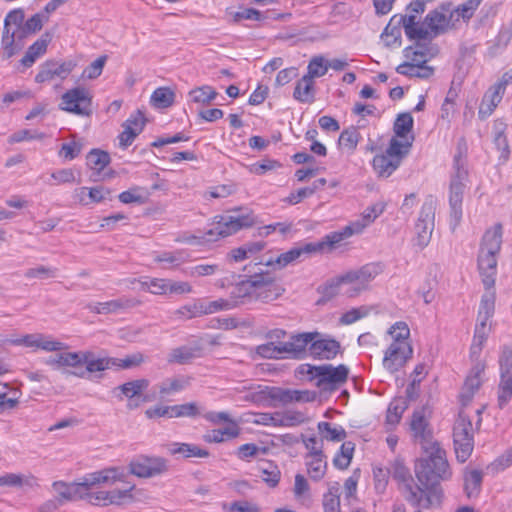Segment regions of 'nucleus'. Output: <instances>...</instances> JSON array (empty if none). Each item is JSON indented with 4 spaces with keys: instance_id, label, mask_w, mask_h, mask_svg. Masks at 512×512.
I'll use <instances>...</instances> for the list:
<instances>
[{
    "instance_id": "obj_1",
    "label": "nucleus",
    "mask_w": 512,
    "mask_h": 512,
    "mask_svg": "<svg viewBox=\"0 0 512 512\" xmlns=\"http://www.w3.org/2000/svg\"><path fill=\"white\" fill-rule=\"evenodd\" d=\"M422 451L425 456L416 462L415 474L426 493H431L434 503L439 501V494L435 487L441 481L449 480L452 471L447 461L446 452L440 443L422 449Z\"/></svg>"
},
{
    "instance_id": "obj_2",
    "label": "nucleus",
    "mask_w": 512,
    "mask_h": 512,
    "mask_svg": "<svg viewBox=\"0 0 512 512\" xmlns=\"http://www.w3.org/2000/svg\"><path fill=\"white\" fill-rule=\"evenodd\" d=\"M452 16V5L443 3L430 11L422 23L416 21V15H402L399 18V23L403 24L405 34L409 39L422 40L446 32L450 27Z\"/></svg>"
},
{
    "instance_id": "obj_3",
    "label": "nucleus",
    "mask_w": 512,
    "mask_h": 512,
    "mask_svg": "<svg viewBox=\"0 0 512 512\" xmlns=\"http://www.w3.org/2000/svg\"><path fill=\"white\" fill-rule=\"evenodd\" d=\"M388 334L391 342L384 352L382 365L386 371L394 374L412 358L413 348L409 342L410 330L405 322H396L389 328Z\"/></svg>"
},
{
    "instance_id": "obj_4",
    "label": "nucleus",
    "mask_w": 512,
    "mask_h": 512,
    "mask_svg": "<svg viewBox=\"0 0 512 512\" xmlns=\"http://www.w3.org/2000/svg\"><path fill=\"white\" fill-rule=\"evenodd\" d=\"M254 223V218L250 213H243L240 210H234L224 215L215 216L212 228L207 230L201 237L195 235H185L178 241L195 244L197 240L212 241L217 237H227L242 228L250 227Z\"/></svg>"
},
{
    "instance_id": "obj_5",
    "label": "nucleus",
    "mask_w": 512,
    "mask_h": 512,
    "mask_svg": "<svg viewBox=\"0 0 512 512\" xmlns=\"http://www.w3.org/2000/svg\"><path fill=\"white\" fill-rule=\"evenodd\" d=\"M453 169L454 172L451 175L449 185V206L450 224L454 230L462 219V203L469 176L466 167V158L460 149L458 154L454 156Z\"/></svg>"
},
{
    "instance_id": "obj_6",
    "label": "nucleus",
    "mask_w": 512,
    "mask_h": 512,
    "mask_svg": "<svg viewBox=\"0 0 512 512\" xmlns=\"http://www.w3.org/2000/svg\"><path fill=\"white\" fill-rule=\"evenodd\" d=\"M348 368L340 364L337 367L331 364L314 366L311 364H301L297 368V374L306 377L310 381H315V385L323 391H333L348 378Z\"/></svg>"
},
{
    "instance_id": "obj_7",
    "label": "nucleus",
    "mask_w": 512,
    "mask_h": 512,
    "mask_svg": "<svg viewBox=\"0 0 512 512\" xmlns=\"http://www.w3.org/2000/svg\"><path fill=\"white\" fill-rule=\"evenodd\" d=\"M413 140V136L410 140L405 141L392 137L385 152L377 154L373 158L372 166L375 173L382 178L390 177L408 155Z\"/></svg>"
},
{
    "instance_id": "obj_8",
    "label": "nucleus",
    "mask_w": 512,
    "mask_h": 512,
    "mask_svg": "<svg viewBox=\"0 0 512 512\" xmlns=\"http://www.w3.org/2000/svg\"><path fill=\"white\" fill-rule=\"evenodd\" d=\"M389 473L402 484L405 498L411 505L425 509L433 505L431 493H426L420 484L414 483L409 469L401 459H395L391 463Z\"/></svg>"
},
{
    "instance_id": "obj_9",
    "label": "nucleus",
    "mask_w": 512,
    "mask_h": 512,
    "mask_svg": "<svg viewBox=\"0 0 512 512\" xmlns=\"http://www.w3.org/2000/svg\"><path fill=\"white\" fill-rule=\"evenodd\" d=\"M430 415V409L422 406L413 411L410 419L409 431L411 438L414 443L421 446V449L439 443L434 439L433 429L429 421Z\"/></svg>"
},
{
    "instance_id": "obj_10",
    "label": "nucleus",
    "mask_w": 512,
    "mask_h": 512,
    "mask_svg": "<svg viewBox=\"0 0 512 512\" xmlns=\"http://www.w3.org/2000/svg\"><path fill=\"white\" fill-rule=\"evenodd\" d=\"M500 381L498 407L503 409L512 399V347L503 346L499 356Z\"/></svg>"
},
{
    "instance_id": "obj_11",
    "label": "nucleus",
    "mask_w": 512,
    "mask_h": 512,
    "mask_svg": "<svg viewBox=\"0 0 512 512\" xmlns=\"http://www.w3.org/2000/svg\"><path fill=\"white\" fill-rule=\"evenodd\" d=\"M92 96L84 87H76L65 92L59 105L61 110L79 116H89L92 113Z\"/></svg>"
},
{
    "instance_id": "obj_12",
    "label": "nucleus",
    "mask_w": 512,
    "mask_h": 512,
    "mask_svg": "<svg viewBox=\"0 0 512 512\" xmlns=\"http://www.w3.org/2000/svg\"><path fill=\"white\" fill-rule=\"evenodd\" d=\"M129 471L139 478H153L168 471V461L157 456L140 455L129 463Z\"/></svg>"
},
{
    "instance_id": "obj_13",
    "label": "nucleus",
    "mask_w": 512,
    "mask_h": 512,
    "mask_svg": "<svg viewBox=\"0 0 512 512\" xmlns=\"http://www.w3.org/2000/svg\"><path fill=\"white\" fill-rule=\"evenodd\" d=\"M134 488V484H127L123 489H114L111 491L91 492L90 490H82L80 499L88 500L90 504L95 506L121 505L124 500L133 498L131 492Z\"/></svg>"
},
{
    "instance_id": "obj_14",
    "label": "nucleus",
    "mask_w": 512,
    "mask_h": 512,
    "mask_svg": "<svg viewBox=\"0 0 512 512\" xmlns=\"http://www.w3.org/2000/svg\"><path fill=\"white\" fill-rule=\"evenodd\" d=\"M126 474L118 467H109L86 474L79 481L84 490H91L102 485L112 486L116 482H125Z\"/></svg>"
},
{
    "instance_id": "obj_15",
    "label": "nucleus",
    "mask_w": 512,
    "mask_h": 512,
    "mask_svg": "<svg viewBox=\"0 0 512 512\" xmlns=\"http://www.w3.org/2000/svg\"><path fill=\"white\" fill-rule=\"evenodd\" d=\"M126 474L118 467H109L86 474L79 481L84 490H91L102 485L112 486L116 482H125Z\"/></svg>"
},
{
    "instance_id": "obj_16",
    "label": "nucleus",
    "mask_w": 512,
    "mask_h": 512,
    "mask_svg": "<svg viewBox=\"0 0 512 512\" xmlns=\"http://www.w3.org/2000/svg\"><path fill=\"white\" fill-rule=\"evenodd\" d=\"M24 21V12L21 9L10 11L4 19V30L2 35V48L6 58H10L15 54V36L22 27Z\"/></svg>"
},
{
    "instance_id": "obj_17",
    "label": "nucleus",
    "mask_w": 512,
    "mask_h": 512,
    "mask_svg": "<svg viewBox=\"0 0 512 512\" xmlns=\"http://www.w3.org/2000/svg\"><path fill=\"white\" fill-rule=\"evenodd\" d=\"M435 210L432 203H424L415 225V245L425 248L431 239L434 230Z\"/></svg>"
},
{
    "instance_id": "obj_18",
    "label": "nucleus",
    "mask_w": 512,
    "mask_h": 512,
    "mask_svg": "<svg viewBox=\"0 0 512 512\" xmlns=\"http://www.w3.org/2000/svg\"><path fill=\"white\" fill-rule=\"evenodd\" d=\"M254 299L262 302H271L282 295L284 289L276 283L269 273H256L254 275Z\"/></svg>"
},
{
    "instance_id": "obj_19",
    "label": "nucleus",
    "mask_w": 512,
    "mask_h": 512,
    "mask_svg": "<svg viewBox=\"0 0 512 512\" xmlns=\"http://www.w3.org/2000/svg\"><path fill=\"white\" fill-rule=\"evenodd\" d=\"M76 64L73 61L58 62L48 60L40 65L39 72L35 76L37 83L50 82L56 78L65 79L73 71Z\"/></svg>"
},
{
    "instance_id": "obj_20",
    "label": "nucleus",
    "mask_w": 512,
    "mask_h": 512,
    "mask_svg": "<svg viewBox=\"0 0 512 512\" xmlns=\"http://www.w3.org/2000/svg\"><path fill=\"white\" fill-rule=\"evenodd\" d=\"M140 304L141 302L136 298L123 296L107 302L90 303L86 308L90 312L97 314H111L137 307Z\"/></svg>"
},
{
    "instance_id": "obj_21",
    "label": "nucleus",
    "mask_w": 512,
    "mask_h": 512,
    "mask_svg": "<svg viewBox=\"0 0 512 512\" xmlns=\"http://www.w3.org/2000/svg\"><path fill=\"white\" fill-rule=\"evenodd\" d=\"M320 336L319 332H304L292 335L287 342L282 343V351L291 358L301 359L306 353L308 344H312L313 340Z\"/></svg>"
},
{
    "instance_id": "obj_22",
    "label": "nucleus",
    "mask_w": 512,
    "mask_h": 512,
    "mask_svg": "<svg viewBox=\"0 0 512 512\" xmlns=\"http://www.w3.org/2000/svg\"><path fill=\"white\" fill-rule=\"evenodd\" d=\"M340 343L335 339L323 338L321 335L315 338L309 347L310 354L319 359L330 360L340 351Z\"/></svg>"
},
{
    "instance_id": "obj_23",
    "label": "nucleus",
    "mask_w": 512,
    "mask_h": 512,
    "mask_svg": "<svg viewBox=\"0 0 512 512\" xmlns=\"http://www.w3.org/2000/svg\"><path fill=\"white\" fill-rule=\"evenodd\" d=\"M357 234L354 228L349 223L340 231H335L327 234L321 241L311 242L315 246V254L323 252L324 250H332L336 248L343 240Z\"/></svg>"
},
{
    "instance_id": "obj_24",
    "label": "nucleus",
    "mask_w": 512,
    "mask_h": 512,
    "mask_svg": "<svg viewBox=\"0 0 512 512\" xmlns=\"http://www.w3.org/2000/svg\"><path fill=\"white\" fill-rule=\"evenodd\" d=\"M497 254H490L479 252L478 255V268L481 276L483 277L484 286L489 289L495 283V276L497 273Z\"/></svg>"
},
{
    "instance_id": "obj_25",
    "label": "nucleus",
    "mask_w": 512,
    "mask_h": 512,
    "mask_svg": "<svg viewBox=\"0 0 512 512\" xmlns=\"http://www.w3.org/2000/svg\"><path fill=\"white\" fill-rule=\"evenodd\" d=\"M52 488L57 494L56 499L59 500L62 505L66 502L80 499L82 490H84V488L79 485V482L66 483L64 481L53 482Z\"/></svg>"
},
{
    "instance_id": "obj_26",
    "label": "nucleus",
    "mask_w": 512,
    "mask_h": 512,
    "mask_svg": "<svg viewBox=\"0 0 512 512\" xmlns=\"http://www.w3.org/2000/svg\"><path fill=\"white\" fill-rule=\"evenodd\" d=\"M503 227L500 223L488 229L482 238L480 252L498 254L502 245Z\"/></svg>"
},
{
    "instance_id": "obj_27",
    "label": "nucleus",
    "mask_w": 512,
    "mask_h": 512,
    "mask_svg": "<svg viewBox=\"0 0 512 512\" xmlns=\"http://www.w3.org/2000/svg\"><path fill=\"white\" fill-rule=\"evenodd\" d=\"M0 486L11 488L38 487V479L31 473H5L0 475Z\"/></svg>"
},
{
    "instance_id": "obj_28",
    "label": "nucleus",
    "mask_w": 512,
    "mask_h": 512,
    "mask_svg": "<svg viewBox=\"0 0 512 512\" xmlns=\"http://www.w3.org/2000/svg\"><path fill=\"white\" fill-rule=\"evenodd\" d=\"M385 210V204L383 202H377L367 207L361 217L350 224L354 228L357 234L363 232V230L372 224Z\"/></svg>"
},
{
    "instance_id": "obj_29",
    "label": "nucleus",
    "mask_w": 512,
    "mask_h": 512,
    "mask_svg": "<svg viewBox=\"0 0 512 512\" xmlns=\"http://www.w3.org/2000/svg\"><path fill=\"white\" fill-rule=\"evenodd\" d=\"M83 364L86 365L87 372L94 373L113 368L115 361L112 357L95 358L92 352L85 351L80 352V366Z\"/></svg>"
},
{
    "instance_id": "obj_30",
    "label": "nucleus",
    "mask_w": 512,
    "mask_h": 512,
    "mask_svg": "<svg viewBox=\"0 0 512 512\" xmlns=\"http://www.w3.org/2000/svg\"><path fill=\"white\" fill-rule=\"evenodd\" d=\"M50 41L51 35L49 33L43 34L28 48L21 59V64L25 67H31L40 56L46 53L47 46Z\"/></svg>"
},
{
    "instance_id": "obj_31",
    "label": "nucleus",
    "mask_w": 512,
    "mask_h": 512,
    "mask_svg": "<svg viewBox=\"0 0 512 512\" xmlns=\"http://www.w3.org/2000/svg\"><path fill=\"white\" fill-rule=\"evenodd\" d=\"M312 254H315V246H312L311 242L305 243L293 247L289 251L280 254L276 259V263L280 267H285L288 264L300 259L302 256H309Z\"/></svg>"
},
{
    "instance_id": "obj_32",
    "label": "nucleus",
    "mask_w": 512,
    "mask_h": 512,
    "mask_svg": "<svg viewBox=\"0 0 512 512\" xmlns=\"http://www.w3.org/2000/svg\"><path fill=\"white\" fill-rule=\"evenodd\" d=\"M314 80L304 75L297 83L293 92L295 100L301 103H313L315 100Z\"/></svg>"
},
{
    "instance_id": "obj_33",
    "label": "nucleus",
    "mask_w": 512,
    "mask_h": 512,
    "mask_svg": "<svg viewBox=\"0 0 512 512\" xmlns=\"http://www.w3.org/2000/svg\"><path fill=\"white\" fill-rule=\"evenodd\" d=\"M483 481V472L481 470L466 469L464 472V491L468 498L477 497L480 494Z\"/></svg>"
},
{
    "instance_id": "obj_34",
    "label": "nucleus",
    "mask_w": 512,
    "mask_h": 512,
    "mask_svg": "<svg viewBox=\"0 0 512 512\" xmlns=\"http://www.w3.org/2000/svg\"><path fill=\"white\" fill-rule=\"evenodd\" d=\"M255 292V283H254V275L251 276L248 280L242 281L237 284L233 290L231 291V296L234 300H231L232 303L243 304L246 301H250L254 299Z\"/></svg>"
},
{
    "instance_id": "obj_35",
    "label": "nucleus",
    "mask_w": 512,
    "mask_h": 512,
    "mask_svg": "<svg viewBox=\"0 0 512 512\" xmlns=\"http://www.w3.org/2000/svg\"><path fill=\"white\" fill-rule=\"evenodd\" d=\"M45 363L53 369H60L62 367H79L80 366V352H62L46 359Z\"/></svg>"
},
{
    "instance_id": "obj_36",
    "label": "nucleus",
    "mask_w": 512,
    "mask_h": 512,
    "mask_svg": "<svg viewBox=\"0 0 512 512\" xmlns=\"http://www.w3.org/2000/svg\"><path fill=\"white\" fill-rule=\"evenodd\" d=\"M397 73L409 77L428 79L433 75V68L425 64H416L414 62H404L397 66Z\"/></svg>"
},
{
    "instance_id": "obj_37",
    "label": "nucleus",
    "mask_w": 512,
    "mask_h": 512,
    "mask_svg": "<svg viewBox=\"0 0 512 512\" xmlns=\"http://www.w3.org/2000/svg\"><path fill=\"white\" fill-rule=\"evenodd\" d=\"M87 166L93 171L92 175L99 177L101 172L110 163V155L99 149H92L87 154Z\"/></svg>"
},
{
    "instance_id": "obj_38",
    "label": "nucleus",
    "mask_w": 512,
    "mask_h": 512,
    "mask_svg": "<svg viewBox=\"0 0 512 512\" xmlns=\"http://www.w3.org/2000/svg\"><path fill=\"white\" fill-rule=\"evenodd\" d=\"M503 95L494 88L490 87L489 90L484 94L479 110L478 116L481 119L489 117L497 105L501 102Z\"/></svg>"
},
{
    "instance_id": "obj_39",
    "label": "nucleus",
    "mask_w": 512,
    "mask_h": 512,
    "mask_svg": "<svg viewBox=\"0 0 512 512\" xmlns=\"http://www.w3.org/2000/svg\"><path fill=\"white\" fill-rule=\"evenodd\" d=\"M168 452L171 455L181 454L185 458H190V457L205 458V457H208V455H209V452L207 450L201 449L197 445L188 444V443L169 444Z\"/></svg>"
},
{
    "instance_id": "obj_40",
    "label": "nucleus",
    "mask_w": 512,
    "mask_h": 512,
    "mask_svg": "<svg viewBox=\"0 0 512 512\" xmlns=\"http://www.w3.org/2000/svg\"><path fill=\"white\" fill-rule=\"evenodd\" d=\"M307 472L310 478L314 481L321 480L327 470V462L324 454H317L315 456H306Z\"/></svg>"
},
{
    "instance_id": "obj_41",
    "label": "nucleus",
    "mask_w": 512,
    "mask_h": 512,
    "mask_svg": "<svg viewBox=\"0 0 512 512\" xmlns=\"http://www.w3.org/2000/svg\"><path fill=\"white\" fill-rule=\"evenodd\" d=\"M453 440L457 460L466 462L474 448V437H453Z\"/></svg>"
},
{
    "instance_id": "obj_42",
    "label": "nucleus",
    "mask_w": 512,
    "mask_h": 512,
    "mask_svg": "<svg viewBox=\"0 0 512 512\" xmlns=\"http://www.w3.org/2000/svg\"><path fill=\"white\" fill-rule=\"evenodd\" d=\"M140 289L154 295L168 294V279L145 277L139 281Z\"/></svg>"
},
{
    "instance_id": "obj_43",
    "label": "nucleus",
    "mask_w": 512,
    "mask_h": 512,
    "mask_svg": "<svg viewBox=\"0 0 512 512\" xmlns=\"http://www.w3.org/2000/svg\"><path fill=\"white\" fill-rule=\"evenodd\" d=\"M318 430L322 439L328 441L339 442L346 438V431L340 425L332 426L329 422H319Z\"/></svg>"
},
{
    "instance_id": "obj_44",
    "label": "nucleus",
    "mask_w": 512,
    "mask_h": 512,
    "mask_svg": "<svg viewBox=\"0 0 512 512\" xmlns=\"http://www.w3.org/2000/svg\"><path fill=\"white\" fill-rule=\"evenodd\" d=\"M240 430L236 424L229 425L222 429H214L205 435L207 442L221 443L227 439L236 438Z\"/></svg>"
},
{
    "instance_id": "obj_45",
    "label": "nucleus",
    "mask_w": 512,
    "mask_h": 512,
    "mask_svg": "<svg viewBox=\"0 0 512 512\" xmlns=\"http://www.w3.org/2000/svg\"><path fill=\"white\" fill-rule=\"evenodd\" d=\"M406 401L403 399H396L392 401L387 409L386 424L390 428L395 427L401 420L404 411L406 410Z\"/></svg>"
},
{
    "instance_id": "obj_46",
    "label": "nucleus",
    "mask_w": 512,
    "mask_h": 512,
    "mask_svg": "<svg viewBox=\"0 0 512 512\" xmlns=\"http://www.w3.org/2000/svg\"><path fill=\"white\" fill-rule=\"evenodd\" d=\"M453 437H474L472 421L464 412H460L455 421Z\"/></svg>"
},
{
    "instance_id": "obj_47",
    "label": "nucleus",
    "mask_w": 512,
    "mask_h": 512,
    "mask_svg": "<svg viewBox=\"0 0 512 512\" xmlns=\"http://www.w3.org/2000/svg\"><path fill=\"white\" fill-rule=\"evenodd\" d=\"M202 315V300H194L174 311V317L179 320L192 319Z\"/></svg>"
},
{
    "instance_id": "obj_48",
    "label": "nucleus",
    "mask_w": 512,
    "mask_h": 512,
    "mask_svg": "<svg viewBox=\"0 0 512 512\" xmlns=\"http://www.w3.org/2000/svg\"><path fill=\"white\" fill-rule=\"evenodd\" d=\"M189 95L193 102L207 105L217 97L218 93L211 86L204 85L191 90Z\"/></svg>"
},
{
    "instance_id": "obj_49",
    "label": "nucleus",
    "mask_w": 512,
    "mask_h": 512,
    "mask_svg": "<svg viewBox=\"0 0 512 512\" xmlns=\"http://www.w3.org/2000/svg\"><path fill=\"white\" fill-rule=\"evenodd\" d=\"M512 39V28L501 29L493 43L489 46L488 52L491 56L500 54L508 46Z\"/></svg>"
},
{
    "instance_id": "obj_50",
    "label": "nucleus",
    "mask_w": 512,
    "mask_h": 512,
    "mask_svg": "<svg viewBox=\"0 0 512 512\" xmlns=\"http://www.w3.org/2000/svg\"><path fill=\"white\" fill-rule=\"evenodd\" d=\"M189 385V380L184 377L168 378L159 384V393L161 395H171L183 390Z\"/></svg>"
},
{
    "instance_id": "obj_51",
    "label": "nucleus",
    "mask_w": 512,
    "mask_h": 512,
    "mask_svg": "<svg viewBox=\"0 0 512 512\" xmlns=\"http://www.w3.org/2000/svg\"><path fill=\"white\" fill-rule=\"evenodd\" d=\"M188 254L183 250H176L172 252H162L155 257V261L158 263H166L171 267H178L181 264L187 262Z\"/></svg>"
},
{
    "instance_id": "obj_52",
    "label": "nucleus",
    "mask_w": 512,
    "mask_h": 512,
    "mask_svg": "<svg viewBox=\"0 0 512 512\" xmlns=\"http://www.w3.org/2000/svg\"><path fill=\"white\" fill-rule=\"evenodd\" d=\"M354 449V443L344 442L340 447V452L334 457L333 464L339 469H346L351 463Z\"/></svg>"
},
{
    "instance_id": "obj_53",
    "label": "nucleus",
    "mask_w": 512,
    "mask_h": 512,
    "mask_svg": "<svg viewBox=\"0 0 512 512\" xmlns=\"http://www.w3.org/2000/svg\"><path fill=\"white\" fill-rule=\"evenodd\" d=\"M413 128V117L410 113L399 114L394 122L395 138H406Z\"/></svg>"
},
{
    "instance_id": "obj_54",
    "label": "nucleus",
    "mask_w": 512,
    "mask_h": 512,
    "mask_svg": "<svg viewBox=\"0 0 512 512\" xmlns=\"http://www.w3.org/2000/svg\"><path fill=\"white\" fill-rule=\"evenodd\" d=\"M148 386L149 381L147 379H137L120 385L119 389L124 396L131 399L139 396Z\"/></svg>"
},
{
    "instance_id": "obj_55",
    "label": "nucleus",
    "mask_w": 512,
    "mask_h": 512,
    "mask_svg": "<svg viewBox=\"0 0 512 512\" xmlns=\"http://www.w3.org/2000/svg\"><path fill=\"white\" fill-rule=\"evenodd\" d=\"M174 101V93L166 87L157 88L151 95V103L158 108H167Z\"/></svg>"
},
{
    "instance_id": "obj_56",
    "label": "nucleus",
    "mask_w": 512,
    "mask_h": 512,
    "mask_svg": "<svg viewBox=\"0 0 512 512\" xmlns=\"http://www.w3.org/2000/svg\"><path fill=\"white\" fill-rule=\"evenodd\" d=\"M220 271L218 264H198L188 267L184 270V273L192 278L208 277L216 274Z\"/></svg>"
},
{
    "instance_id": "obj_57",
    "label": "nucleus",
    "mask_w": 512,
    "mask_h": 512,
    "mask_svg": "<svg viewBox=\"0 0 512 512\" xmlns=\"http://www.w3.org/2000/svg\"><path fill=\"white\" fill-rule=\"evenodd\" d=\"M490 328L489 327H475L473 341L470 347V354L473 358H478L484 343L487 340Z\"/></svg>"
},
{
    "instance_id": "obj_58",
    "label": "nucleus",
    "mask_w": 512,
    "mask_h": 512,
    "mask_svg": "<svg viewBox=\"0 0 512 512\" xmlns=\"http://www.w3.org/2000/svg\"><path fill=\"white\" fill-rule=\"evenodd\" d=\"M481 369L477 368L476 372L474 374L469 375L464 383L463 391L461 393V397L465 399L466 401L471 400L474 393L479 389L481 385V378L480 373Z\"/></svg>"
},
{
    "instance_id": "obj_59",
    "label": "nucleus",
    "mask_w": 512,
    "mask_h": 512,
    "mask_svg": "<svg viewBox=\"0 0 512 512\" xmlns=\"http://www.w3.org/2000/svg\"><path fill=\"white\" fill-rule=\"evenodd\" d=\"M328 71V62L325 60L323 56L313 57L307 67V77H310L314 80V78H319L324 76Z\"/></svg>"
},
{
    "instance_id": "obj_60",
    "label": "nucleus",
    "mask_w": 512,
    "mask_h": 512,
    "mask_svg": "<svg viewBox=\"0 0 512 512\" xmlns=\"http://www.w3.org/2000/svg\"><path fill=\"white\" fill-rule=\"evenodd\" d=\"M360 133L355 127H350L341 132L338 143L341 147L353 151L359 142Z\"/></svg>"
},
{
    "instance_id": "obj_61",
    "label": "nucleus",
    "mask_w": 512,
    "mask_h": 512,
    "mask_svg": "<svg viewBox=\"0 0 512 512\" xmlns=\"http://www.w3.org/2000/svg\"><path fill=\"white\" fill-rule=\"evenodd\" d=\"M259 477L265 482L269 487L274 488L278 485L281 477V472L279 468L272 464L266 463V467L260 468Z\"/></svg>"
},
{
    "instance_id": "obj_62",
    "label": "nucleus",
    "mask_w": 512,
    "mask_h": 512,
    "mask_svg": "<svg viewBox=\"0 0 512 512\" xmlns=\"http://www.w3.org/2000/svg\"><path fill=\"white\" fill-rule=\"evenodd\" d=\"M24 276L28 279H50L58 276V269L56 267L38 265L33 268H29L25 271Z\"/></svg>"
},
{
    "instance_id": "obj_63",
    "label": "nucleus",
    "mask_w": 512,
    "mask_h": 512,
    "mask_svg": "<svg viewBox=\"0 0 512 512\" xmlns=\"http://www.w3.org/2000/svg\"><path fill=\"white\" fill-rule=\"evenodd\" d=\"M396 19V16H394L390 23L385 27L384 31L381 34L382 40L385 42L386 46H393V45H400V36H401V30L399 28V25H402V23L397 22L398 25H392V22Z\"/></svg>"
},
{
    "instance_id": "obj_64",
    "label": "nucleus",
    "mask_w": 512,
    "mask_h": 512,
    "mask_svg": "<svg viewBox=\"0 0 512 512\" xmlns=\"http://www.w3.org/2000/svg\"><path fill=\"white\" fill-rule=\"evenodd\" d=\"M170 418L195 417L199 414L196 403H185L181 405H173L169 407Z\"/></svg>"
}]
</instances>
